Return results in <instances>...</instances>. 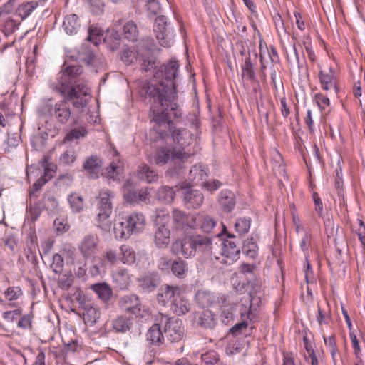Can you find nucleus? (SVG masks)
Returning a JSON list of instances; mask_svg holds the SVG:
<instances>
[{
	"label": "nucleus",
	"mask_w": 365,
	"mask_h": 365,
	"mask_svg": "<svg viewBox=\"0 0 365 365\" xmlns=\"http://www.w3.org/2000/svg\"><path fill=\"white\" fill-rule=\"evenodd\" d=\"M155 68L153 78L142 85L140 95L153 99L155 103L153 106L156 108H170V110L175 111V117H180L181 113L177 110V95L174 82L179 68L178 61H170L163 66Z\"/></svg>",
	"instance_id": "nucleus-1"
},
{
	"label": "nucleus",
	"mask_w": 365,
	"mask_h": 365,
	"mask_svg": "<svg viewBox=\"0 0 365 365\" xmlns=\"http://www.w3.org/2000/svg\"><path fill=\"white\" fill-rule=\"evenodd\" d=\"M170 108H156L152 106V121L155 123L153 130L159 135L160 138H165L168 132L171 133L173 142L176 145L174 150L175 159H182L185 162L197 152V140L186 128H174L168 115Z\"/></svg>",
	"instance_id": "nucleus-2"
},
{
	"label": "nucleus",
	"mask_w": 365,
	"mask_h": 365,
	"mask_svg": "<svg viewBox=\"0 0 365 365\" xmlns=\"http://www.w3.org/2000/svg\"><path fill=\"white\" fill-rule=\"evenodd\" d=\"M80 66H67L58 73L56 89L63 96L70 100L73 106L78 109L87 106L91 100V89L84 82H77L76 78L82 73Z\"/></svg>",
	"instance_id": "nucleus-3"
},
{
	"label": "nucleus",
	"mask_w": 365,
	"mask_h": 365,
	"mask_svg": "<svg viewBox=\"0 0 365 365\" xmlns=\"http://www.w3.org/2000/svg\"><path fill=\"white\" fill-rule=\"evenodd\" d=\"M212 246L211 237L196 235L175 240L170 246V251L175 255H182L185 258H189L197 254H209Z\"/></svg>",
	"instance_id": "nucleus-4"
},
{
	"label": "nucleus",
	"mask_w": 365,
	"mask_h": 365,
	"mask_svg": "<svg viewBox=\"0 0 365 365\" xmlns=\"http://www.w3.org/2000/svg\"><path fill=\"white\" fill-rule=\"evenodd\" d=\"M153 41L141 40L137 44V49L133 51L131 48H125L120 54L121 60L126 64H131L139 61L141 63L142 68L145 71L150 70L155 62L150 58V51L152 48Z\"/></svg>",
	"instance_id": "nucleus-5"
},
{
	"label": "nucleus",
	"mask_w": 365,
	"mask_h": 365,
	"mask_svg": "<svg viewBox=\"0 0 365 365\" xmlns=\"http://www.w3.org/2000/svg\"><path fill=\"white\" fill-rule=\"evenodd\" d=\"M145 226V217L140 212H133L124 221L115 223L113 227L116 238H128L133 234L142 232Z\"/></svg>",
	"instance_id": "nucleus-6"
},
{
	"label": "nucleus",
	"mask_w": 365,
	"mask_h": 365,
	"mask_svg": "<svg viewBox=\"0 0 365 365\" xmlns=\"http://www.w3.org/2000/svg\"><path fill=\"white\" fill-rule=\"evenodd\" d=\"M113 197L114 193L109 190H102L98 197L97 225L104 232H110L112 228V222L109 218L113 210Z\"/></svg>",
	"instance_id": "nucleus-7"
},
{
	"label": "nucleus",
	"mask_w": 365,
	"mask_h": 365,
	"mask_svg": "<svg viewBox=\"0 0 365 365\" xmlns=\"http://www.w3.org/2000/svg\"><path fill=\"white\" fill-rule=\"evenodd\" d=\"M153 221L155 224V245L158 248H165L170 241V230L168 226L170 216L164 210H157Z\"/></svg>",
	"instance_id": "nucleus-8"
},
{
	"label": "nucleus",
	"mask_w": 365,
	"mask_h": 365,
	"mask_svg": "<svg viewBox=\"0 0 365 365\" xmlns=\"http://www.w3.org/2000/svg\"><path fill=\"white\" fill-rule=\"evenodd\" d=\"M153 30L161 46L170 47L174 43L175 31L165 16H160L155 19Z\"/></svg>",
	"instance_id": "nucleus-9"
},
{
	"label": "nucleus",
	"mask_w": 365,
	"mask_h": 365,
	"mask_svg": "<svg viewBox=\"0 0 365 365\" xmlns=\"http://www.w3.org/2000/svg\"><path fill=\"white\" fill-rule=\"evenodd\" d=\"M160 324L163 326L164 334L170 343L180 341L184 335V328L181 319L176 317H162Z\"/></svg>",
	"instance_id": "nucleus-10"
},
{
	"label": "nucleus",
	"mask_w": 365,
	"mask_h": 365,
	"mask_svg": "<svg viewBox=\"0 0 365 365\" xmlns=\"http://www.w3.org/2000/svg\"><path fill=\"white\" fill-rule=\"evenodd\" d=\"M68 101H69L68 98L63 97V99L55 104L47 106L48 115L58 123L66 124L71 118V111Z\"/></svg>",
	"instance_id": "nucleus-11"
},
{
	"label": "nucleus",
	"mask_w": 365,
	"mask_h": 365,
	"mask_svg": "<svg viewBox=\"0 0 365 365\" xmlns=\"http://www.w3.org/2000/svg\"><path fill=\"white\" fill-rule=\"evenodd\" d=\"M191 229L199 230L205 233H211L217 225V221L212 217L204 214H194V217L190 219Z\"/></svg>",
	"instance_id": "nucleus-12"
},
{
	"label": "nucleus",
	"mask_w": 365,
	"mask_h": 365,
	"mask_svg": "<svg viewBox=\"0 0 365 365\" xmlns=\"http://www.w3.org/2000/svg\"><path fill=\"white\" fill-rule=\"evenodd\" d=\"M195 300L200 306L209 307L225 303L226 298L223 295L207 290H199L195 294Z\"/></svg>",
	"instance_id": "nucleus-13"
},
{
	"label": "nucleus",
	"mask_w": 365,
	"mask_h": 365,
	"mask_svg": "<svg viewBox=\"0 0 365 365\" xmlns=\"http://www.w3.org/2000/svg\"><path fill=\"white\" fill-rule=\"evenodd\" d=\"M99 240L97 235H87L81 240L78 248L83 257L92 258L98 250Z\"/></svg>",
	"instance_id": "nucleus-14"
},
{
	"label": "nucleus",
	"mask_w": 365,
	"mask_h": 365,
	"mask_svg": "<svg viewBox=\"0 0 365 365\" xmlns=\"http://www.w3.org/2000/svg\"><path fill=\"white\" fill-rule=\"evenodd\" d=\"M170 309L178 315H183L190 309V303L188 301L185 292L179 288L172 299Z\"/></svg>",
	"instance_id": "nucleus-15"
},
{
	"label": "nucleus",
	"mask_w": 365,
	"mask_h": 365,
	"mask_svg": "<svg viewBox=\"0 0 365 365\" xmlns=\"http://www.w3.org/2000/svg\"><path fill=\"white\" fill-rule=\"evenodd\" d=\"M222 245L221 262L228 265L233 264L240 257V249L229 239L225 240Z\"/></svg>",
	"instance_id": "nucleus-16"
},
{
	"label": "nucleus",
	"mask_w": 365,
	"mask_h": 365,
	"mask_svg": "<svg viewBox=\"0 0 365 365\" xmlns=\"http://www.w3.org/2000/svg\"><path fill=\"white\" fill-rule=\"evenodd\" d=\"M119 307L122 311L129 312L136 316L140 315L141 304L135 294L124 295L119 300Z\"/></svg>",
	"instance_id": "nucleus-17"
},
{
	"label": "nucleus",
	"mask_w": 365,
	"mask_h": 365,
	"mask_svg": "<svg viewBox=\"0 0 365 365\" xmlns=\"http://www.w3.org/2000/svg\"><path fill=\"white\" fill-rule=\"evenodd\" d=\"M154 161L157 165H165L169 163L174 167H180L185 161L182 159L179 160L175 159L174 150L161 148L157 150L155 156Z\"/></svg>",
	"instance_id": "nucleus-18"
},
{
	"label": "nucleus",
	"mask_w": 365,
	"mask_h": 365,
	"mask_svg": "<svg viewBox=\"0 0 365 365\" xmlns=\"http://www.w3.org/2000/svg\"><path fill=\"white\" fill-rule=\"evenodd\" d=\"M321 87L324 91H334L335 94L338 93L339 89L336 86V78L331 68L327 72L320 71L319 73Z\"/></svg>",
	"instance_id": "nucleus-19"
},
{
	"label": "nucleus",
	"mask_w": 365,
	"mask_h": 365,
	"mask_svg": "<svg viewBox=\"0 0 365 365\" xmlns=\"http://www.w3.org/2000/svg\"><path fill=\"white\" fill-rule=\"evenodd\" d=\"M183 195L185 205L188 208H197L203 202V195L198 190H194L190 188L185 189Z\"/></svg>",
	"instance_id": "nucleus-20"
},
{
	"label": "nucleus",
	"mask_w": 365,
	"mask_h": 365,
	"mask_svg": "<svg viewBox=\"0 0 365 365\" xmlns=\"http://www.w3.org/2000/svg\"><path fill=\"white\" fill-rule=\"evenodd\" d=\"M83 320L85 323L93 325L101 317V311L94 303H86L83 304Z\"/></svg>",
	"instance_id": "nucleus-21"
},
{
	"label": "nucleus",
	"mask_w": 365,
	"mask_h": 365,
	"mask_svg": "<svg viewBox=\"0 0 365 365\" xmlns=\"http://www.w3.org/2000/svg\"><path fill=\"white\" fill-rule=\"evenodd\" d=\"M86 174L91 178H97L101 170V161L97 156H91L83 164Z\"/></svg>",
	"instance_id": "nucleus-22"
},
{
	"label": "nucleus",
	"mask_w": 365,
	"mask_h": 365,
	"mask_svg": "<svg viewBox=\"0 0 365 365\" xmlns=\"http://www.w3.org/2000/svg\"><path fill=\"white\" fill-rule=\"evenodd\" d=\"M161 326L159 324H153L146 334L147 340L155 346H160L164 341V335L162 332Z\"/></svg>",
	"instance_id": "nucleus-23"
},
{
	"label": "nucleus",
	"mask_w": 365,
	"mask_h": 365,
	"mask_svg": "<svg viewBox=\"0 0 365 365\" xmlns=\"http://www.w3.org/2000/svg\"><path fill=\"white\" fill-rule=\"evenodd\" d=\"M172 217L173 223L178 227L181 228H190L191 229V222H190V219L194 217V215H187L185 212L178 210L173 209L172 212Z\"/></svg>",
	"instance_id": "nucleus-24"
},
{
	"label": "nucleus",
	"mask_w": 365,
	"mask_h": 365,
	"mask_svg": "<svg viewBox=\"0 0 365 365\" xmlns=\"http://www.w3.org/2000/svg\"><path fill=\"white\" fill-rule=\"evenodd\" d=\"M80 21L76 14H72L64 17L62 27L68 35L77 34L80 28Z\"/></svg>",
	"instance_id": "nucleus-25"
},
{
	"label": "nucleus",
	"mask_w": 365,
	"mask_h": 365,
	"mask_svg": "<svg viewBox=\"0 0 365 365\" xmlns=\"http://www.w3.org/2000/svg\"><path fill=\"white\" fill-rule=\"evenodd\" d=\"M137 176L139 179L148 183L155 182L158 180V175L146 164H141L137 170Z\"/></svg>",
	"instance_id": "nucleus-26"
},
{
	"label": "nucleus",
	"mask_w": 365,
	"mask_h": 365,
	"mask_svg": "<svg viewBox=\"0 0 365 365\" xmlns=\"http://www.w3.org/2000/svg\"><path fill=\"white\" fill-rule=\"evenodd\" d=\"M207 178V170L202 165H196L190 171V179L195 185L202 186V184L205 183Z\"/></svg>",
	"instance_id": "nucleus-27"
},
{
	"label": "nucleus",
	"mask_w": 365,
	"mask_h": 365,
	"mask_svg": "<svg viewBox=\"0 0 365 365\" xmlns=\"http://www.w3.org/2000/svg\"><path fill=\"white\" fill-rule=\"evenodd\" d=\"M219 202L225 212H231L235 206L234 193L227 190L221 191Z\"/></svg>",
	"instance_id": "nucleus-28"
},
{
	"label": "nucleus",
	"mask_w": 365,
	"mask_h": 365,
	"mask_svg": "<svg viewBox=\"0 0 365 365\" xmlns=\"http://www.w3.org/2000/svg\"><path fill=\"white\" fill-rule=\"evenodd\" d=\"M179 288L180 287H173L169 285H166L163 288L162 287L157 295L158 302L164 306L169 302L171 303L172 299L175 295V292H177V289Z\"/></svg>",
	"instance_id": "nucleus-29"
},
{
	"label": "nucleus",
	"mask_w": 365,
	"mask_h": 365,
	"mask_svg": "<svg viewBox=\"0 0 365 365\" xmlns=\"http://www.w3.org/2000/svg\"><path fill=\"white\" fill-rule=\"evenodd\" d=\"M122 192L124 199L130 203H135L137 201L138 192L136 187L132 180H127L123 187Z\"/></svg>",
	"instance_id": "nucleus-30"
},
{
	"label": "nucleus",
	"mask_w": 365,
	"mask_h": 365,
	"mask_svg": "<svg viewBox=\"0 0 365 365\" xmlns=\"http://www.w3.org/2000/svg\"><path fill=\"white\" fill-rule=\"evenodd\" d=\"M98 297L103 302H108L112 296V290L106 283H98L91 286Z\"/></svg>",
	"instance_id": "nucleus-31"
},
{
	"label": "nucleus",
	"mask_w": 365,
	"mask_h": 365,
	"mask_svg": "<svg viewBox=\"0 0 365 365\" xmlns=\"http://www.w3.org/2000/svg\"><path fill=\"white\" fill-rule=\"evenodd\" d=\"M113 279L120 289H126L130 282L129 274L125 269L115 272L113 274Z\"/></svg>",
	"instance_id": "nucleus-32"
},
{
	"label": "nucleus",
	"mask_w": 365,
	"mask_h": 365,
	"mask_svg": "<svg viewBox=\"0 0 365 365\" xmlns=\"http://www.w3.org/2000/svg\"><path fill=\"white\" fill-rule=\"evenodd\" d=\"M124 37L130 41L135 42L138 37V30L136 24L133 21H128L123 27Z\"/></svg>",
	"instance_id": "nucleus-33"
},
{
	"label": "nucleus",
	"mask_w": 365,
	"mask_h": 365,
	"mask_svg": "<svg viewBox=\"0 0 365 365\" xmlns=\"http://www.w3.org/2000/svg\"><path fill=\"white\" fill-rule=\"evenodd\" d=\"M131 325V320L123 316L118 317L113 321V329L118 333H125L130 330Z\"/></svg>",
	"instance_id": "nucleus-34"
},
{
	"label": "nucleus",
	"mask_w": 365,
	"mask_h": 365,
	"mask_svg": "<svg viewBox=\"0 0 365 365\" xmlns=\"http://www.w3.org/2000/svg\"><path fill=\"white\" fill-rule=\"evenodd\" d=\"M242 73L241 76L242 79L247 81H252L255 79V73L254 66L251 61L250 56L249 55L245 58L244 63L241 66Z\"/></svg>",
	"instance_id": "nucleus-35"
},
{
	"label": "nucleus",
	"mask_w": 365,
	"mask_h": 365,
	"mask_svg": "<svg viewBox=\"0 0 365 365\" xmlns=\"http://www.w3.org/2000/svg\"><path fill=\"white\" fill-rule=\"evenodd\" d=\"M242 252L250 258L255 259L258 254V246L253 237L245 240L242 247Z\"/></svg>",
	"instance_id": "nucleus-36"
},
{
	"label": "nucleus",
	"mask_w": 365,
	"mask_h": 365,
	"mask_svg": "<svg viewBox=\"0 0 365 365\" xmlns=\"http://www.w3.org/2000/svg\"><path fill=\"white\" fill-rule=\"evenodd\" d=\"M198 323L201 327L212 329L216 324L213 313L210 310L203 311L199 316Z\"/></svg>",
	"instance_id": "nucleus-37"
},
{
	"label": "nucleus",
	"mask_w": 365,
	"mask_h": 365,
	"mask_svg": "<svg viewBox=\"0 0 365 365\" xmlns=\"http://www.w3.org/2000/svg\"><path fill=\"white\" fill-rule=\"evenodd\" d=\"M175 192L173 187L168 186L160 187L157 192V197L165 203H170L173 201Z\"/></svg>",
	"instance_id": "nucleus-38"
},
{
	"label": "nucleus",
	"mask_w": 365,
	"mask_h": 365,
	"mask_svg": "<svg viewBox=\"0 0 365 365\" xmlns=\"http://www.w3.org/2000/svg\"><path fill=\"white\" fill-rule=\"evenodd\" d=\"M38 3L37 1L26 2L19 6L16 13L21 19H25L38 7Z\"/></svg>",
	"instance_id": "nucleus-39"
},
{
	"label": "nucleus",
	"mask_w": 365,
	"mask_h": 365,
	"mask_svg": "<svg viewBox=\"0 0 365 365\" xmlns=\"http://www.w3.org/2000/svg\"><path fill=\"white\" fill-rule=\"evenodd\" d=\"M219 307L222 309L221 318L222 322L226 324H229L234 317L233 307H230V302L226 299L225 303L220 304Z\"/></svg>",
	"instance_id": "nucleus-40"
},
{
	"label": "nucleus",
	"mask_w": 365,
	"mask_h": 365,
	"mask_svg": "<svg viewBox=\"0 0 365 365\" xmlns=\"http://www.w3.org/2000/svg\"><path fill=\"white\" fill-rule=\"evenodd\" d=\"M105 36L102 31L95 26H90L88 29V36L87 40L92 42L94 45H98L102 41H104Z\"/></svg>",
	"instance_id": "nucleus-41"
},
{
	"label": "nucleus",
	"mask_w": 365,
	"mask_h": 365,
	"mask_svg": "<svg viewBox=\"0 0 365 365\" xmlns=\"http://www.w3.org/2000/svg\"><path fill=\"white\" fill-rule=\"evenodd\" d=\"M122 254V262L124 264H131L135 261V253L128 245H123L120 247Z\"/></svg>",
	"instance_id": "nucleus-42"
},
{
	"label": "nucleus",
	"mask_w": 365,
	"mask_h": 365,
	"mask_svg": "<svg viewBox=\"0 0 365 365\" xmlns=\"http://www.w3.org/2000/svg\"><path fill=\"white\" fill-rule=\"evenodd\" d=\"M104 41L110 45L112 50L117 49L120 41V37L118 32L115 30L108 31V34L105 36Z\"/></svg>",
	"instance_id": "nucleus-43"
},
{
	"label": "nucleus",
	"mask_w": 365,
	"mask_h": 365,
	"mask_svg": "<svg viewBox=\"0 0 365 365\" xmlns=\"http://www.w3.org/2000/svg\"><path fill=\"white\" fill-rule=\"evenodd\" d=\"M122 170V163L120 161H113L106 168V176L110 179L115 180Z\"/></svg>",
	"instance_id": "nucleus-44"
},
{
	"label": "nucleus",
	"mask_w": 365,
	"mask_h": 365,
	"mask_svg": "<svg viewBox=\"0 0 365 365\" xmlns=\"http://www.w3.org/2000/svg\"><path fill=\"white\" fill-rule=\"evenodd\" d=\"M68 202L73 212H78L83 207V201L81 195L73 193L68 196Z\"/></svg>",
	"instance_id": "nucleus-45"
},
{
	"label": "nucleus",
	"mask_w": 365,
	"mask_h": 365,
	"mask_svg": "<svg viewBox=\"0 0 365 365\" xmlns=\"http://www.w3.org/2000/svg\"><path fill=\"white\" fill-rule=\"evenodd\" d=\"M200 364L195 365H214L218 361V356L215 351H210L200 355Z\"/></svg>",
	"instance_id": "nucleus-46"
},
{
	"label": "nucleus",
	"mask_w": 365,
	"mask_h": 365,
	"mask_svg": "<svg viewBox=\"0 0 365 365\" xmlns=\"http://www.w3.org/2000/svg\"><path fill=\"white\" fill-rule=\"evenodd\" d=\"M173 273L178 277H182L187 270L186 263L181 259L174 261L171 265Z\"/></svg>",
	"instance_id": "nucleus-47"
},
{
	"label": "nucleus",
	"mask_w": 365,
	"mask_h": 365,
	"mask_svg": "<svg viewBox=\"0 0 365 365\" xmlns=\"http://www.w3.org/2000/svg\"><path fill=\"white\" fill-rule=\"evenodd\" d=\"M250 223V217L240 218L235 223V230L240 235H244L249 231Z\"/></svg>",
	"instance_id": "nucleus-48"
},
{
	"label": "nucleus",
	"mask_w": 365,
	"mask_h": 365,
	"mask_svg": "<svg viewBox=\"0 0 365 365\" xmlns=\"http://www.w3.org/2000/svg\"><path fill=\"white\" fill-rule=\"evenodd\" d=\"M87 134V131L84 127H78L71 130L66 136L64 142L72 141L81 138H83Z\"/></svg>",
	"instance_id": "nucleus-49"
},
{
	"label": "nucleus",
	"mask_w": 365,
	"mask_h": 365,
	"mask_svg": "<svg viewBox=\"0 0 365 365\" xmlns=\"http://www.w3.org/2000/svg\"><path fill=\"white\" fill-rule=\"evenodd\" d=\"M63 257L60 254H55L53 256V261L51 267L55 273L60 274L63 272Z\"/></svg>",
	"instance_id": "nucleus-50"
},
{
	"label": "nucleus",
	"mask_w": 365,
	"mask_h": 365,
	"mask_svg": "<svg viewBox=\"0 0 365 365\" xmlns=\"http://www.w3.org/2000/svg\"><path fill=\"white\" fill-rule=\"evenodd\" d=\"M4 296L9 301L18 299L22 295V291L19 287H10L4 292Z\"/></svg>",
	"instance_id": "nucleus-51"
},
{
	"label": "nucleus",
	"mask_w": 365,
	"mask_h": 365,
	"mask_svg": "<svg viewBox=\"0 0 365 365\" xmlns=\"http://www.w3.org/2000/svg\"><path fill=\"white\" fill-rule=\"evenodd\" d=\"M311 244V234L305 231L304 235L300 241V248L304 254L305 259H307L309 250Z\"/></svg>",
	"instance_id": "nucleus-52"
},
{
	"label": "nucleus",
	"mask_w": 365,
	"mask_h": 365,
	"mask_svg": "<svg viewBox=\"0 0 365 365\" xmlns=\"http://www.w3.org/2000/svg\"><path fill=\"white\" fill-rule=\"evenodd\" d=\"M76 158V154L73 149H68L61 156V160L66 165L72 164Z\"/></svg>",
	"instance_id": "nucleus-53"
},
{
	"label": "nucleus",
	"mask_w": 365,
	"mask_h": 365,
	"mask_svg": "<svg viewBox=\"0 0 365 365\" xmlns=\"http://www.w3.org/2000/svg\"><path fill=\"white\" fill-rule=\"evenodd\" d=\"M60 252L63 257H64L71 260L73 259L76 255V248L70 244H64Z\"/></svg>",
	"instance_id": "nucleus-54"
},
{
	"label": "nucleus",
	"mask_w": 365,
	"mask_h": 365,
	"mask_svg": "<svg viewBox=\"0 0 365 365\" xmlns=\"http://www.w3.org/2000/svg\"><path fill=\"white\" fill-rule=\"evenodd\" d=\"M314 100L319 108L322 110L330 104L329 99L322 93H317Z\"/></svg>",
	"instance_id": "nucleus-55"
},
{
	"label": "nucleus",
	"mask_w": 365,
	"mask_h": 365,
	"mask_svg": "<svg viewBox=\"0 0 365 365\" xmlns=\"http://www.w3.org/2000/svg\"><path fill=\"white\" fill-rule=\"evenodd\" d=\"M44 168V174L43 177L48 181L53 178V173L56 171V165L48 164L47 161L45 160L42 165Z\"/></svg>",
	"instance_id": "nucleus-56"
},
{
	"label": "nucleus",
	"mask_w": 365,
	"mask_h": 365,
	"mask_svg": "<svg viewBox=\"0 0 365 365\" xmlns=\"http://www.w3.org/2000/svg\"><path fill=\"white\" fill-rule=\"evenodd\" d=\"M317 322L319 326L327 324L329 319V314L318 306L317 314L316 315Z\"/></svg>",
	"instance_id": "nucleus-57"
},
{
	"label": "nucleus",
	"mask_w": 365,
	"mask_h": 365,
	"mask_svg": "<svg viewBox=\"0 0 365 365\" xmlns=\"http://www.w3.org/2000/svg\"><path fill=\"white\" fill-rule=\"evenodd\" d=\"M56 232L63 233L69 229V225L63 219L57 218L53 222Z\"/></svg>",
	"instance_id": "nucleus-58"
},
{
	"label": "nucleus",
	"mask_w": 365,
	"mask_h": 365,
	"mask_svg": "<svg viewBox=\"0 0 365 365\" xmlns=\"http://www.w3.org/2000/svg\"><path fill=\"white\" fill-rule=\"evenodd\" d=\"M21 314V309H16L12 311H7L4 312L3 317L8 322H12L15 319Z\"/></svg>",
	"instance_id": "nucleus-59"
},
{
	"label": "nucleus",
	"mask_w": 365,
	"mask_h": 365,
	"mask_svg": "<svg viewBox=\"0 0 365 365\" xmlns=\"http://www.w3.org/2000/svg\"><path fill=\"white\" fill-rule=\"evenodd\" d=\"M222 183L217 180H213L212 182L205 180V183L202 184V187H205L209 191H214L221 186Z\"/></svg>",
	"instance_id": "nucleus-60"
},
{
	"label": "nucleus",
	"mask_w": 365,
	"mask_h": 365,
	"mask_svg": "<svg viewBox=\"0 0 365 365\" xmlns=\"http://www.w3.org/2000/svg\"><path fill=\"white\" fill-rule=\"evenodd\" d=\"M252 298L251 295H248L245 298V304L242 303V307H243V310L241 311L240 314L242 316H245V314H249L250 313V309L252 307Z\"/></svg>",
	"instance_id": "nucleus-61"
},
{
	"label": "nucleus",
	"mask_w": 365,
	"mask_h": 365,
	"mask_svg": "<svg viewBox=\"0 0 365 365\" xmlns=\"http://www.w3.org/2000/svg\"><path fill=\"white\" fill-rule=\"evenodd\" d=\"M312 197L315 205V210L319 215H321L323 212V205L322 200L318 194L316 192L313 193Z\"/></svg>",
	"instance_id": "nucleus-62"
},
{
	"label": "nucleus",
	"mask_w": 365,
	"mask_h": 365,
	"mask_svg": "<svg viewBox=\"0 0 365 365\" xmlns=\"http://www.w3.org/2000/svg\"><path fill=\"white\" fill-rule=\"evenodd\" d=\"M281 104V113L284 118H287L290 113V107L287 103L286 98H282L280 100Z\"/></svg>",
	"instance_id": "nucleus-63"
},
{
	"label": "nucleus",
	"mask_w": 365,
	"mask_h": 365,
	"mask_svg": "<svg viewBox=\"0 0 365 365\" xmlns=\"http://www.w3.org/2000/svg\"><path fill=\"white\" fill-rule=\"evenodd\" d=\"M357 235L365 249V225L362 220H359V227L357 231Z\"/></svg>",
	"instance_id": "nucleus-64"
}]
</instances>
